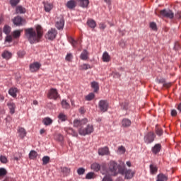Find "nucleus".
I'll return each instance as SVG.
<instances>
[{
    "label": "nucleus",
    "mask_w": 181,
    "mask_h": 181,
    "mask_svg": "<svg viewBox=\"0 0 181 181\" xmlns=\"http://www.w3.org/2000/svg\"><path fill=\"white\" fill-rule=\"evenodd\" d=\"M56 139L59 141L60 142H62L64 139L63 135L62 134H57L56 136Z\"/></svg>",
    "instance_id": "6e6d98bb"
},
{
    "label": "nucleus",
    "mask_w": 181,
    "mask_h": 181,
    "mask_svg": "<svg viewBox=\"0 0 181 181\" xmlns=\"http://www.w3.org/2000/svg\"><path fill=\"white\" fill-rule=\"evenodd\" d=\"M95 174L93 172H90L86 174V179H94Z\"/></svg>",
    "instance_id": "37998d69"
},
{
    "label": "nucleus",
    "mask_w": 181,
    "mask_h": 181,
    "mask_svg": "<svg viewBox=\"0 0 181 181\" xmlns=\"http://www.w3.org/2000/svg\"><path fill=\"white\" fill-rule=\"evenodd\" d=\"M65 59H66V62H70V60H71L73 59V55L71 54H68L66 56Z\"/></svg>",
    "instance_id": "4d7b16f0"
},
{
    "label": "nucleus",
    "mask_w": 181,
    "mask_h": 181,
    "mask_svg": "<svg viewBox=\"0 0 181 181\" xmlns=\"http://www.w3.org/2000/svg\"><path fill=\"white\" fill-rule=\"evenodd\" d=\"M126 165H127V166H128V168H131L132 166L131 161H127Z\"/></svg>",
    "instance_id": "69168bd1"
},
{
    "label": "nucleus",
    "mask_w": 181,
    "mask_h": 181,
    "mask_svg": "<svg viewBox=\"0 0 181 181\" xmlns=\"http://www.w3.org/2000/svg\"><path fill=\"white\" fill-rule=\"evenodd\" d=\"M56 36H57V30L54 28H51L48 30L45 37L46 39H48V40H54V39H56Z\"/></svg>",
    "instance_id": "423d86ee"
},
{
    "label": "nucleus",
    "mask_w": 181,
    "mask_h": 181,
    "mask_svg": "<svg viewBox=\"0 0 181 181\" xmlns=\"http://www.w3.org/2000/svg\"><path fill=\"white\" fill-rule=\"evenodd\" d=\"M37 158V152L34 150H32L29 153V158L30 159H36Z\"/></svg>",
    "instance_id": "72a5a7b5"
},
{
    "label": "nucleus",
    "mask_w": 181,
    "mask_h": 181,
    "mask_svg": "<svg viewBox=\"0 0 181 181\" xmlns=\"http://www.w3.org/2000/svg\"><path fill=\"white\" fill-rule=\"evenodd\" d=\"M155 133L154 132H148L144 136V142L146 144H152L153 141H155Z\"/></svg>",
    "instance_id": "1a4fd4ad"
},
{
    "label": "nucleus",
    "mask_w": 181,
    "mask_h": 181,
    "mask_svg": "<svg viewBox=\"0 0 181 181\" xmlns=\"http://www.w3.org/2000/svg\"><path fill=\"white\" fill-rule=\"evenodd\" d=\"M88 122V119L87 118H84L82 119H75L73 122V126L74 128H78L80 129V128H83L84 125H86Z\"/></svg>",
    "instance_id": "39448f33"
},
{
    "label": "nucleus",
    "mask_w": 181,
    "mask_h": 181,
    "mask_svg": "<svg viewBox=\"0 0 181 181\" xmlns=\"http://www.w3.org/2000/svg\"><path fill=\"white\" fill-rule=\"evenodd\" d=\"M58 119L61 122H64V121H67V115L64 112H60L58 115Z\"/></svg>",
    "instance_id": "b1692460"
},
{
    "label": "nucleus",
    "mask_w": 181,
    "mask_h": 181,
    "mask_svg": "<svg viewBox=\"0 0 181 181\" xmlns=\"http://www.w3.org/2000/svg\"><path fill=\"white\" fill-rule=\"evenodd\" d=\"M42 122L44 125H52L53 120L50 117H45L43 119Z\"/></svg>",
    "instance_id": "c85d7f7f"
},
{
    "label": "nucleus",
    "mask_w": 181,
    "mask_h": 181,
    "mask_svg": "<svg viewBox=\"0 0 181 181\" xmlns=\"http://www.w3.org/2000/svg\"><path fill=\"white\" fill-rule=\"evenodd\" d=\"M88 69H91V66L87 64H83L79 66V70H88Z\"/></svg>",
    "instance_id": "4c0bfd02"
},
{
    "label": "nucleus",
    "mask_w": 181,
    "mask_h": 181,
    "mask_svg": "<svg viewBox=\"0 0 181 181\" xmlns=\"http://www.w3.org/2000/svg\"><path fill=\"white\" fill-rule=\"evenodd\" d=\"M102 59L103 62L108 63V62L111 60V57H110V54H108V52H105L103 53Z\"/></svg>",
    "instance_id": "393cba45"
},
{
    "label": "nucleus",
    "mask_w": 181,
    "mask_h": 181,
    "mask_svg": "<svg viewBox=\"0 0 181 181\" xmlns=\"http://www.w3.org/2000/svg\"><path fill=\"white\" fill-rule=\"evenodd\" d=\"M99 28H100V29H102L103 30V29H105L106 28V25L104 23H100L99 25Z\"/></svg>",
    "instance_id": "0e129e2a"
},
{
    "label": "nucleus",
    "mask_w": 181,
    "mask_h": 181,
    "mask_svg": "<svg viewBox=\"0 0 181 181\" xmlns=\"http://www.w3.org/2000/svg\"><path fill=\"white\" fill-rule=\"evenodd\" d=\"M16 13H26V8H25L23 6H18L16 8Z\"/></svg>",
    "instance_id": "4be33fe9"
},
{
    "label": "nucleus",
    "mask_w": 181,
    "mask_h": 181,
    "mask_svg": "<svg viewBox=\"0 0 181 181\" xmlns=\"http://www.w3.org/2000/svg\"><path fill=\"white\" fill-rule=\"evenodd\" d=\"M110 153V150L108 147H103L98 149V155L100 156H104V155H108Z\"/></svg>",
    "instance_id": "f8f14e48"
},
{
    "label": "nucleus",
    "mask_w": 181,
    "mask_h": 181,
    "mask_svg": "<svg viewBox=\"0 0 181 181\" xmlns=\"http://www.w3.org/2000/svg\"><path fill=\"white\" fill-rule=\"evenodd\" d=\"M168 177L166 175H164L163 173H160L157 176V180L156 181H167Z\"/></svg>",
    "instance_id": "bb28decb"
},
{
    "label": "nucleus",
    "mask_w": 181,
    "mask_h": 181,
    "mask_svg": "<svg viewBox=\"0 0 181 181\" xmlns=\"http://www.w3.org/2000/svg\"><path fill=\"white\" fill-rule=\"evenodd\" d=\"M156 134L158 135V136H161V135H163V130H162V129L156 127Z\"/></svg>",
    "instance_id": "09e8293b"
},
{
    "label": "nucleus",
    "mask_w": 181,
    "mask_h": 181,
    "mask_svg": "<svg viewBox=\"0 0 181 181\" xmlns=\"http://www.w3.org/2000/svg\"><path fill=\"white\" fill-rule=\"evenodd\" d=\"M119 46L121 47H125V46H127V41H125V40H121L119 42Z\"/></svg>",
    "instance_id": "5fc2aeb1"
},
{
    "label": "nucleus",
    "mask_w": 181,
    "mask_h": 181,
    "mask_svg": "<svg viewBox=\"0 0 181 181\" xmlns=\"http://www.w3.org/2000/svg\"><path fill=\"white\" fill-rule=\"evenodd\" d=\"M18 93V88H11L8 90V94L15 98L16 97V93Z\"/></svg>",
    "instance_id": "5701e85b"
},
{
    "label": "nucleus",
    "mask_w": 181,
    "mask_h": 181,
    "mask_svg": "<svg viewBox=\"0 0 181 181\" xmlns=\"http://www.w3.org/2000/svg\"><path fill=\"white\" fill-rule=\"evenodd\" d=\"M121 107H122V110H127L128 109V103L127 102L122 103Z\"/></svg>",
    "instance_id": "864d4df0"
},
{
    "label": "nucleus",
    "mask_w": 181,
    "mask_h": 181,
    "mask_svg": "<svg viewBox=\"0 0 181 181\" xmlns=\"http://www.w3.org/2000/svg\"><path fill=\"white\" fill-rule=\"evenodd\" d=\"M23 32V30H16L12 33V36L14 39H19L21 37V33Z\"/></svg>",
    "instance_id": "6ab92c4d"
},
{
    "label": "nucleus",
    "mask_w": 181,
    "mask_h": 181,
    "mask_svg": "<svg viewBox=\"0 0 181 181\" xmlns=\"http://www.w3.org/2000/svg\"><path fill=\"white\" fill-rule=\"evenodd\" d=\"M8 173L5 168H0V177H4Z\"/></svg>",
    "instance_id": "c03bdc74"
},
{
    "label": "nucleus",
    "mask_w": 181,
    "mask_h": 181,
    "mask_svg": "<svg viewBox=\"0 0 181 181\" xmlns=\"http://www.w3.org/2000/svg\"><path fill=\"white\" fill-rule=\"evenodd\" d=\"M124 175V178L129 180L135 176V171L131 169H127L125 163L123 161H119V163H114V175Z\"/></svg>",
    "instance_id": "f03ea898"
},
{
    "label": "nucleus",
    "mask_w": 181,
    "mask_h": 181,
    "mask_svg": "<svg viewBox=\"0 0 181 181\" xmlns=\"http://www.w3.org/2000/svg\"><path fill=\"white\" fill-rule=\"evenodd\" d=\"M80 112H81V114H84V112H85L84 107H81L80 108Z\"/></svg>",
    "instance_id": "774afa93"
},
{
    "label": "nucleus",
    "mask_w": 181,
    "mask_h": 181,
    "mask_svg": "<svg viewBox=\"0 0 181 181\" xmlns=\"http://www.w3.org/2000/svg\"><path fill=\"white\" fill-rule=\"evenodd\" d=\"M90 87L93 89L94 93H98V90H100V84L98 83V82H91Z\"/></svg>",
    "instance_id": "dca6fc26"
},
{
    "label": "nucleus",
    "mask_w": 181,
    "mask_h": 181,
    "mask_svg": "<svg viewBox=\"0 0 181 181\" xmlns=\"http://www.w3.org/2000/svg\"><path fill=\"white\" fill-rule=\"evenodd\" d=\"M77 2L79 4V6H81V8H87L88 6V4H90V1L88 0H76Z\"/></svg>",
    "instance_id": "a211bd4d"
},
{
    "label": "nucleus",
    "mask_w": 181,
    "mask_h": 181,
    "mask_svg": "<svg viewBox=\"0 0 181 181\" xmlns=\"http://www.w3.org/2000/svg\"><path fill=\"white\" fill-rule=\"evenodd\" d=\"M19 2H21V0H10V4L13 7L16 6Z\"/></svg>",
    "instance_id": "a18cd8bd"
},
{
    "label": "nucleus",
    "mask_w": 181,
    "mask_h": 181,
    "mask_svg": "<svg viewBox=\"0 0 181 181\" xmlns=\"http://www.w3.org/2000/svg\"><path fill=\"white\" fill-rule=\"evenodd\" d=\"M171 115L172 117H176V115H177V112L176 111V110H173L171 111Z\"/></svg>",
    "instance_id": "680f3d73"
},
{
    "label": "nucleus",
    "mask_w": 181,
    "mask_h": 181,
    "mask_svg": "<svg viewBox=\"0 0 181 181\" xmlns=\"http://www.w3.org/2000/svg\"><path fill=\"white\" fill-rule=\"evenodd\" d=\"M0 162H1V163H8V158L5 156H1Z\"/></svg>",
    "instance_id": "49530a36"
},
{
    "label": "nucleus",
    "mask_w": 181,
    "mask_h": 181,
    "mask_svg": "<svg viewBox=\"0 0 181 181\" xmlns=\"http://www.w3.org/2000/svg\"><path fill=\"white\" fill-rule=\"evenodd\" d=\"M95 97V95L93 93H90L86 96V100L87 101H91V100H93Z\"/></svg>",
    "instance_id": "58836bf2"
},
{
    "label": "nucleus",
    "mask_w": 181,
    "mask_h": 181,
    "mask_svg": "<svg viewBox=\"0 0 181 181\" xmlns=\"http://www.w3.org/2000/svg\"><path fill=\"white\" fill-rule=\"evenodd\" d=\"M62 108H64V110H69L70 108V104L67 103V100H63L62 101Z\"/></svg>",
    "instance_id": "e433bc0d"
},
{
    "label": "nucleus",
    "mask_w": 181,
    "mask_h": 181,
    "mask_svg": "<svg viewBox=\"0 0 181 181\" xmlns=\"http://www.w3.org/2000/svg\"><path fill=\"white\" fill-rule=\"evenodd\" d=\"M40 67H42V64H40V63L34 62L30 65V70L32 73H35V71H37Z\"/></svg>",
    "instance_id": "9b49d317"
},
{
    "label": "nucleus",
    "mask_w": 181,
    "mask_h": 181,
    "mask_svg": "<svg viewBox=\"0 0 181 181\" xmlns=\"http://www.w3.org/2000/svg\"><path fill=\"white\" fill-rule=\"evenodd\" d=\"M94 132V126L93 124H88L85 128L82 127L78 129L79 135L86 136V135H90Z\"/></svg>",
    "instance_id": "7ed1b4c3"
},
{
    "label": "nucleus",
    "mask_w": 181,
    "mask_h": 181,
    "mask_svg": "<svg viewBox=\"0 0 181 181\" xmlns=\"http://www.w3.org/2000/svg\"><path fill=\"white\" fill-rule=\"evenodd\" d=\"M18 132L19 133V136L21 138L26 136V130H25V129H23V127H20L18 130Z\"/></svg>",
    "instance_id": "473e14b6"
},
{
    "label": "nucleus",
    "mask_w": 181,
    "mask_h": 181,
    "mask_svg": "<svg viewBox=\"0 0 181 181\" xmlns=\"http://www.w3.org/2000/svg\"><path fill=\"white\" fill-rule=\"evenodd\" d=\"M77 6V3L74 0H70L67 1L66 6L68 8V9H74L76 6Z\"/></svg>",
    "instance_id": "2eb2a0df"
},
{
    "label": "nucleus",
    "mask_w": 181,
    "mask_h": 181,
    "mask_svg": "<svg viewBox=\"0 0 181 181\" xmlns=\"http://www.w3.org/2000/svg\"><path fill=\"white\" fill-rule=\"evenodd\" d=\"M172 86L171 83H166V81L163 84V87H165V88H169Z\"/></svg>",
    "instance_id": "bf43d9fd"
},
{
    "label": "nucleus",
    "mask_w": 181,
    "mask_h": 181,
    "mask_svg": "<svg viewBox=\"0 0 181 181\" xmlns=\"http://www.w3.org/2000/svg\"><path fill=\"white\" fill-rule=\"evenodd\" d=\"M77 173H78V175H84V173H86V169H84V168H79L77 170Z\"/></svg>",
    "instance_id": "8fccbe9b"
},
{
    "label": "nucleus",
    "mask_w": 181,
    "mask_h": 181,
    "mask_svg": "<svg viewBox=\"0 0 181 181\" xmlns=\"http://www.w3.org/2000/svg\"><path fill=\"white\" fill-rule=\"evenodd\" d=\"M69 40V42L72 45L73 47H76V46H77V41H76L74 39L70 37Z\"/></svg>",
    "instance_id": "3c124183"
},
{
    "label": "nucleus",
    "mask_w": 181,
    "mask_h": 181,
    "mask_svg": "<svg viewBox=\"0 0 181 181\" xmlns=\"http://www.w3.org/2000/svg\"><path fill=\"white\" fill-rule=\"evenodd\" d=\"M122 124V126L125 127H131V120H129V119H123Z\"/></svg>",
    "instance_id": "f704fd0d"
},
{
    "label": "nucleus",
    "mask_w": 181,
    "mask_h": 181,
    "mask_svg": "<svg viewBox=\"0 0 181 181\" xmlns=\"http://www.w3.org/2000/svg\"><path fill=\"white\" fill-rule=\"evenodd\" d=\"M3 59H5L6 60H9L12 57V53H11L9 51H4L1 54Z\"/></svg>",
    "instance_id": "aec40b11"
},
{
    "label": "nucleus",
    "mask_w": 181,
    "mask_h": 181,
    "mask_svg": "<svg viewBox=\"0 0 181 181\" xmlns=\"http://www.w3.org/2000/svg\"><path fill=\"white\" fill-rule=\"evenodd\" d=\"M3 32L6 34V35H9V33H11V27L8 25H5L4 27V30Z\"/></svg>",
    "instance_id": "ea45409f"
},
{
    "label": "nucleus",
    "mask_w": 181,
    "mask_h": 181,
    "mask_svg": "<svg viewBox=\"0 0 181 181\" xmlns=\"http://www.w3.org/2000/svg\"><path fill=\"white\" fill-rule=\"evenodd\" d=\"M90 168L93 170H95V172H98L100 169H101V165L97 163H94L90 165Z\"/></svg>",
    "instance_id": "a878e982"
},
{
    "label": "nucleus",
    "mask_w": 181,
    "mask_h": 181,
    "mask_svg": "<svg viewBox=\"0 0 181 181\" xmlns=\"http://www.w3.org/2000/svg\"><path fill=\"white\" fill-rule=\"evenodd\" d=\"M6 42H8V43L12 42V35H7L6 37Z\"/></svg>",
    "instance_id": "13d9d810"
},
{
    "label": "nucleus",
    "mask_w": 181,
    "mask_h": 181,
    "mask_svg": "<svg viewBox=\"0 0 181 181\" xmlns=\"http://www.w3.org/2000/svg\"><path fill=\"white\" fill-rule=\"evenodd\" d=\"M61 170H62V173H64V175H69V173H70V168H69L67 167L62 168Z\"/></svg>",
    "instance_id": "79ce46f5"
},
{
    "label": "nucleus",
    "mask_w": 181,
    "mask_h": 181,
    "mask_svg": "<svg viewBox=\"0 0 181 181\" xmlns=\"http://www.w3.org/2000/svg\"><path fill=\"white\" fill-rule=\"evenodd\" d=\"M102 181H112V177L110 175H106Z\"/></svg>",
    "instance_id": "603ef678"
},
{
    "label": "nucleus",
    "mask_w": 181,
    "mask_h": 181,
    "mask_svg": "<svg viewBox=\"0 0 181 181\" xmlns=\"http://www.w3.org/2000/svg\"><path fill=\"white\" fill-rule=\"evenodd\" d=\"M98 107L102 112H106L108 110V102L107 100H102L98 103Z\"/></svg>",
    "instance_id": "6e6552de"
},
{
    "label": "nucleus",
    "mask_w": 181,
    "mask_h": 181,
    "mask_svg": "<svg viewBox=\"0 0 181 181\" xmlns=\"http://www.w3.org/2000/svg\"><path fill=\"white\" fill-rule=\"evenodd\" d=\"M150 28L153 30H158V27L156 25V23L155 22L150 23Z\"/></svg>",
    "instance_id": "de8ad7c7"
},
{
    "label": "nucleus",
    "mask_w": 181,
    "mask_h": 181,
    "mask_svg": "<svg viewBox=\"0 0 181 181\" xmlns=\"http://www.w3.org/2000/svg\"><path fill=\"white\" fill-rule=\"evenodd\" d=\"M18 55L19 57H23V56H25V52L23 51H19L18 52Z\"/></svg>",
    "instance_id": "052dcab7"
},
{
    "label": "nucleus",
    "mask_w": 181,
    "mask_h": 181,
    "mask_svg": "<svg viewBox=\"0 0 181 181\" xmlns=\"http://www.w3.org/2000/svg\"><path fill=\"white\" fill-rule=\"evenodd\" d=\"M150 172L151 175H156V173L158 172V167L153 164L150 165Z\"/></svg>",
    "instance_id": "2f4dec72"
},
{
    "label": "nucleus",
    "mask_w": 181,
    "mask_h": 181,
    "mask_svg": "<svg viewBox=\"0 0 181 181\" xmlns=\"http://www.w3.org/2000/svg\"><path fill=\"white\" fill-rule=\"evenodd\" d=\"M87 25L91 29H94L95 28V26H97V23H95V21H94L93 19H88L87 21Z\"/></svg>",
    "instance_id": "412c9836"
},
{
    "label": "nucleus",
    "mask_w": 181,
    "mask_h": 181,
    "mask_svg": "<svg viewBox=\"0 0 181 181\" xmlns=\"http://www.w3.org/2000/svg\"><path fill=\"white\" fill-rule=\"evenodd\" d=\"M59 97V93L57 90L54 88H51L47 93V98L49 100H57Z\"/></svg>",
    "instance_id": "0eeeda50"
},
{
    "label": "nucleus",
    "mask_w": 181,
    "mask_h": 181,
    "mask_svg": "<svg viewBox=\"0 0 181 181\" xmlns=\"http://www.w3.org/2000/svg\"><path fill=\"white\" fill-rule=\"evenodd\" d=\"M50 162V157L49 156H44L42 158V165H47Z\"/></svg>",
    "instance_id": "a19ab883"
},
{
    "label": "nucleus",
    "mask_w": 181,
    "mask_h": 181,
    "mask_svg": "<svg viewBox=\"0 0 181 181\" xmlns=\"http://www.w3.org/2000/svg\"><path fill=\"white\" fill-rule=\"evenodd\" d=\"M166 81L165 80V78H160V79H159L158 81V83H159V84H165V82Z\"/></svg>",
    "instance_id": "e2e57ef3"
},
{
    "label": "nucleus",
    "mask_w": 181,
    "mask_h": 181,
    "mask_svg": "<svg viewBox=\"0 0 181 181\" xmlns=\"http://www.w3.org/2000/svg\"><path fill=\"white\" fill-rule=\"evenodd\" d=\"M25 35L30 43H37L43 36V30L40 25L36 27V30L33 28H27L25 30Z\"/></svg>",
    "instance_id": "f257e3e1"
},
{
    "label": "nucleus",
    "mask_w": 181,
    "mask_h": 181,
    "mask_svg": "<svg viewBox=\"0 0 181 181\" xmlns=\"http://www.w3.org/2000/svg\"><path fill=\"white\" fill-rule=\"evenodd\" d=\"M161 149H162V146L159 144H157L152 148V152L153 153L156 155V153H159V152H160Z\"/></svg>",
    "instance_id": "f3484780"
},
{
    "label": "nucleus",
    "mask_w": 181,
    "mask_h": 181,
    "mask_svg": "<svg viewBox=\"0 0 181 181\" xmlns=\"http://www.w3.org/2000/svg\"><path fill=\"white\" fill-rule=\"evenodd\" d=\"M64 131L66 132L67 134L74 135V136H76V135H77V133L76 132H74V129H73V128L65 127Z\"/></svg>",
    "instance_id": "c756f323"
},
{
    "label": "nucleus",
    "mask_w": 181,
    "mask_h": 181,
    "mask_svg": "<svg viewBox=\"0 0 181 181\" xmlns=\"http://www.w3.org/2000/svg\"><path fill=\"white\" fill-rule=\"evenodd\" d=\"M127 149L125 148L124 146H120L118 147V149L117 151V153L118 155H124V153H125Z\"/></svg>",
    "instance_id": "7c9ffc66"
},
{
    "label": "nucleus",
    "mask_w": 181,
    "mask_h": 181,
    "mask_svg": "<svg viewBox=\"0 0 181 181\" xmlns=\"http://www.w3.org/2000/svg\"><path fill=\"white\" fill-rule=\"evenodd\" d=\"M13 23L16 25V26H22V25L25 23V20L22 18V17L18 16L13 19Z\"/></svg>",
    "instance_id": "9d476101"
},
{
    "label": "nucleus",
    "mask_w": 181,
    "mask_h": 181,
    "mask_svg": "<svg viewBox=\"0 0 181 181\" xmlns=\"http://www.w3.org/2000/svg\"><path fill=\"white\" fill-rule=\"evenodd\" d=\"M55 26L59 30H60V29H63V28L64 27V18H63V17H62L59 21H57Z\"/></svg>",
    "instance_id": "4468645a"
},
{
    "label": "nucleus",
    "mask_w": 181,
    "mask_h": 181,
    "mask_svg": "<svg viewBox=\"0 0 181 181\" xmlns=\"http://www.w3.org/2000/svg\"><path fill=\"white\" fill-rule=\"evenodd\" d=\"M45 12H50L51 9H53V4L50 3H45L44 4Z\"/></svg>",
    "instance_id": "cd10ccee"
},
{
    "label": "nucleus",
    "mask_w": 181,
    "mask_h": 181,
    "mask_svg": "<svg viewBox=\"0 0 181 181\" xmlns=\"http://www.w3.org/2000/svg\"><path fill=\"white\" fill-rule=\"evenodd\" d=\"M81 60H87L88 59V52L87 50H83V52L81 54Z\"/></svg>",
    "instance_id": "c9c22d12"
},
{
    "label": "nucleus",
    "mask_w": 181,
    "mask_h": 181,
    "mask_svg": "<svg viewBox=\"0 0 181 181\" xmlns=\"http://www.w3.org/2000/svg\"><path fill=\"white\" fill-rule=\"evenodd\" d=\"M45 132H46V130L45 129H42L40 130V135H43V134H45Z\"/></svg>",
    "instance_id": "338daca9"
},
{
    "label": "nucleus",
    "mask_w": 181,
    "mask_h": 181,
    "mask_svg": "<svg viewBox=\"0 0 181 181\" xmlns=\"http://www.w3.org/2000/svg\"><path fill=\"white\" fill-rule=\"evenodd\" d=\"M7 107L8 110H10V114H15V110L16 108V105L12 101L7 103Z\"/></svg>",
    "instance_id": "ddd939ff"
},
{
    "label": "nucleus",
    "mask_w": 181,
    "mask_h": 181,
    "mask_svg": "<svg viewBox=\"0 0 181 181\" xmlns=\"http://www.w3.org/2000/svg\"><path fill=\"white\" fill-rule=\"evenodd\" d=\"M159 16L167 18V19H173V18H175V13L170 9H163L160 11Z\"/></svg>",
    "instance_id": "20e7f679"
}]
</instances>
